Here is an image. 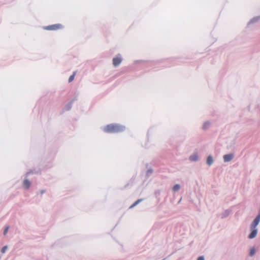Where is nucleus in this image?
Listing matches in <instances>:
<instances>
[{
    "mask_svg": "<svg viewBox=\"0 0 260 260\" xmlns=\"http://www.w3.org/2000/svg\"><path fill=\"white\" fill-rule=\"evenodd\" d=\"M124 130V126L114 123L108 124L103 128L104 132L110 134L121 133Z\"/></svg>",
    "mask_w": 260,
    "mask_h": 260,
    "instance_id": "f257e3e1",
    "label": "nucleus"
},
{
    "mask_svg": "<svg viewBox=\"0 0 260 260\" xmlns=\"http://www.w3.org/2000/svg\"><path fill=\"white\" fill-rule=\"evenodd\" d=\"M62 28L63 26L61 24H54L44 27V29L48 30H57Z\"/></svg>",
    "mask_w": 260,
    "mask_h": 260,
    "instance_id": "f03ea898",
    "label": "nucleus"
},
{
    "mask_svg": "<svg viewBox=\"0 0 260 260\" xmlns=\"http://www.w3.org/2000/svg\"><path fill=\"white\" fill-rule=\"evenodd\" d=\"M260 221V210L257 216L254 218L253 221L250 224V229H256L257 225L258 224Z\"/></svg>",
    "mask_w": 260,
    "mask_h": 260,
    "instance_id": "7ed1b4c3",
    "label": "nucleus"
},
{
    "mask_svg": "<svg viewBox=\"0 0 260 260\" xmlns=\"http://www.w3.org/2000/svg\"><path fill=\"white\" fill-rule=\"evenodd\" d=\"M234 157L233 153H229L223 155V158L224 162H229L233 159Z\"/></svg>",
    "mask_w": 260,
    "mask_h": 260,
    "instance_id": "20e7f679",
    "label": "nucleus"
},
{
    "mask_svg": "<svg viewBox=\"0 0 260 260\" xmlns=\"http://www.w3.org/2000/svg\"><path fill=\"white\" fill-rule=\"evenodd\" d=\"M113 64L116 67L119 65L122 62V59L120 57H116L113 58Z\"/></svg>",
    "mask_w": 260,
    "mask_h": 260,
    "instance_id": "39448f33",
    "label": "nucleus"
},
{
    "mask_svg": "<svg viewBox=\"0 0 260 260\" xmlns=\"http://www.w3.org/2000/svg\"><path fill=\"white\" fill-rule=\"evenodd\" d=\"M250 230L251 232L249 235L248 238L251 239L254 238L256 236L258 230L257 229H250Z\"/></svg>",
    "mask_w": 260,
    "mask_h": 260,
    "instance_id": "423d86ee",
    "label": "nucleus"
},
{
    "mask_svg": "<svg viewBox=\"0 0 260 260\" xmlns=\"http://www.w3.org/2000/svg\"><path fill=\"white\" fill-rule=\"evenodd\" d=\"M214 162V159L212 155H209L207 158L206 163L209 166H211Z\"/></svg>",
    "mask_w": 260,
    "mask_h": 260,
    "instance_id": "0eeeda50",
    "label": "nucleus"
},
{
    "mask_svg": "<svg viewBox=\"0 0 260 260\" xmlns=\"http://www.w3.org/2000/svg\"><path fill=\"white\" fill-rule=\"evenodd\" d=\"M189 159L191 161H197L199 160V156L197 154L194 153L189 156Z\"/></svg>",
    "mask_w": 260,
    "mask_h": 260,
    "instance_id": "6e6552de",
    "label": "nucleus"
},
{
    "mask_svg": "<svg viewBox=\"0 0 260 260\" xmlns=\"http://www.w3.org/2000/svg\"><path fill=\"white\" fill-rule=\"evenodd\" d=\"M31 184L30 182L27 179H25L23 181V186L25 188L28 189Z\"/></svg>",
    "mask_w": 260,
    "mask_h": 260,
    "instance_id": "1a4fd4ad",
    "label": "nucleus"
},
{
    "mask_svg": "<svg viewBox=\"0 0 260 260\" xmlns=\"http://www.w3.org/2000/svg\"><path fill=\"white\" fill-rule=\"evenodd\" d=\"M180 187H181L179 184H176L173 186L172 190L173 191L176 192L178 191L180 189Z\"/></svg>",
    "mask_w": 260,
    "mask_h": 260,
    "instance_id": "9d476101",
    "label": "nucleus"
},
{
    "mask_svg": "<svg viewBox=\"0 0 260 260\" xmlns=\"http://www.w3.org/2000/svg\"><path fill=\"white\" fill-rule=\"evenodd\" d=\"M8 249V246L7 245L3 246L1 250V253H6V252L7 251Z\"/></svg>",
    "mask_w": 260,
    "mask_h": 260,
    "instance_id": "9b49d317",
    "label": "nucleus"
},
{
    "mask_svg": "<svg viewBox=\"0 0 260 260\" xmlns=\"http://www.w3.org/2000/svg\"><path fill=\"white\" fill-rule=\"evenodd\" d=\"M75 75H76V72H75L73 73V74L71 76H70V77L69 78V82H71L72 81L74 80Z\"/></svg>",
    "mask_w": 260,
    "mask_h": 260,
    "instance_id": "f8f14e48",
    "label": "nucleus"
},
{
    "mask_svg": "<svg viewBox=\"0 0 260 260\" xmlns=\"http://www.w3.org/2000/svg\"><path fill=\"white\" fill-rule=\"evenodd\" d=\"M142 199H139L136 202H135L131 207L130 208H133L134 207V206H135L136 205H137V204H138L140 202H141L142 201Z\"/></svg>",
    "mask_w": 260,
    "mask_h": 260,
    "instance_id": "ddd939ff",
    "label": "nucleus"
},
{
    "mask_svg": "<svg viewBox=\"0 0 260 260\" xmlns=\"http://www.w3.org/2000/svg\"><path fill=\"white\" fill-rule=\"evenodd\" d=\"M255 250L254 248H252L250 250L249 255L251 256H253L255 254Z\"/></svg>",
    "mask_w": 260,
    "mask_h": 260,
    "instance_id": "4468645a",
    "label": "nucleus"
},
{
    "mask_svg": "<svg viewBox=\"0 0 260 260\" xmlns=\"http://www.w3.org/2000/svg\"><path fill=\"white\" fill-rule=\"evenodd\" d=\"M231 213V211L230 210H226L224 211V213H223V215L225 217L226 216H228Z\"/></svg>",
    "mask_w": 260,
    "mask_h": 260,
    "instance_id": "2eb2a0df",
    "label": "nucleus"
},
{
    "mask_svg": "<svg viewBox=\"0 0 260 260\" xmlns=\"http://www.w3.org/2000/svg\"><path fill=\"white\" fill-rule=\"evenodd\" d=\"M9 226H7V227L5 229L4 231V235H6L7 234L8 231V230H9Z\"/></svg>",
    "mask_w": 260,
    "mask_h": 260,
    "instance_id": "dca6fc26",
    "label": "nucleus"
},
{
    "mask_svg": "<svg viewBox=\"0 0 260 260\" xmlns=\"http://www.w3.org/2000/svg\"><path fill=\"white\" fill-rule=\"evenodd\" d=\"M210 123L209 122H206L204 123V125H203V128L204 129H206L208 126H209Z\"/></svg>",
    "mask_w": 260,
    "mask_h": 260,
    "instance_id": "f3484780",
    "label": "nucleus"
},
{
    "mask_svg": "<svg viewBox=\"0 0 260 260\" xmlns=\"http://www.w3.org/2000/svg\"><path fill=\"white\" fill-rule=\"evenodd\" d=\"M153 173V169H149L147 171V174L148 175L149 174H152Z\"/></svg>",
    "mask_w": 260,
    "mask_h": 260,
    "instance_id": "a211bd4d",
    "label": "nucleus"
},
{
    "mask_svg": "<svg viewBox=\"0 0 260 260\" xmlns=\"http://www.w3.org/2000/svg\"><path fill=\"white\" fill-rule=\"evenodd\" d=\"M197 260H205V258L203 256H200L197 258Z\"/></svg>",
    "mask_w": 260,
    "mask_h": 260,
    "instance_id": "6ab92c4d",
    "label": "nucleus"
},
{
    "mask_svg": "<svg viewBox=\"0 0 260 260\" xmlns=\"http://www.w3.org/2000/svg\"><path fill=\"white\" fill-rule=\"evenodd\" d=\"M44 192V190H41V193L42 194H43Z\"/></svg>",
    "mask_w": 260,
    "mask_h": 260,
    "instance_id": "aec40b11",
    "label": "nucleus"
}]
</instances>
